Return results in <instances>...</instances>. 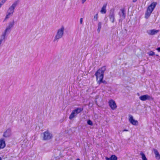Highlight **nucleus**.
<instances>
[{"mask_svg": "<svg viewBox=\"0 0 160 160\" xmlns=\"http://www.w3.org/2000/svg\"><path fill=\"white\" fill-rule=\"evenodd\" d=\"M157 4V2H153L148 7L145 13V18L148 19L149 18L151 13L155 8Z\"/></svg>", "mask_w": 160, "mask_h": 160, "instance_id": "nucleus-1", "label": "nucleus"}, {"mask_svg": "<svg viewBox=\"0 0 160 160\" xmlns=\"http://www.w3.org/2000/svg\"><path fill=\"white\" fill-rule=\"evenodd\" d=\"M106 70V66H104L99 69L95 73L94 75L96 77L97 81H98L99 78V79H103L104 74Z\"/></svg>", "mask_w": 160, "mask_h": 160, "instance_id": "nucleus-2", "label": "nucleus"}, {"mask_svg": "<svg viewBox=\"0 0 160 160\" xmlns=\"http://www.w3.org/2000/svg\"><path fill=\"white\" fill-rule=\"evenodd\" d=\"M14 21L13 20L12 22H10L9 23L8 25L6 27L4 32L2 33V37L3 38V39H5V36L7 34H9L10 32L11 31V29L13 27L14 25Z\"/></svg>", "mask_w": 160, "mask_h": 160, "instance_id": "nucleus-3", "label": "nucleus"}, {"mask_svg": "<svg viewBox=\"0 0 160 160\" xmlns=\"http://www.w3.org/2000/svg\"><path fill=\"white\" fill-rule=\"evenodd\" d=\"M64 27L62 26L61 28L58 30L56 35L54 38V39L53 40L54 42H55L56 40L58 41L59 39L62 37L64 33Z\"/></svg>", "mask_w": 160, "mask_h": 160, "instance_id": "nucleus-4", "label": "nucleus"}, {"mask_svg": "<svg viewBox=\"0 0 160 160\" xmlns=\"http://www.w3.org/2000/svg\"><path fill=\"white\" fill-rule=\"evenodd\" d=\"M108 17L111 22L114 23L115 20L114 8H112L110 9Z\"/></svg>", "mask_w": 160, "mask_h": 160, "instance_id": "nucleus-5", "label": "nucleus"}, {"mask_svg": "<svg viewBox=\"0 0 160 160\" xmlns=\"http://www.w3.org/2000/svg\"><path fill=\"white\" fill-rule=\"evenodd\" d=\"M43 136L42 140H48L52 139L53 137L52 134L47 130L43 133Z\"/></svg>", "mask_w": 160, "mask_h": 160, "instance_id": "nucleus-6", "label": "nucleus"}, {"mask_svg": "<svg viewBox=\"0 0 160 160\" xmlns=\"http://www.w3.org/2000/svg\"><path fill=\"white\" fill-rule=\"evenodd\" d=\"M139 98L142 101H145L147 100L150 101H153L154 99L153 98L148 94L141 95L139 97Z\"/></svg>", "mask_w": 160, "mask_h": 160, "instance_id": "nucleus-7", "label": "nucleus"}, {"mask_svg": "<svg viewBox=\"0 0 160 160\" xmlns=\"http://www.w3.org/2000/svg\"><path fill=\"white\" fill-rule=\"evenodd\" d=\"M19 2V0H17L15 1L12 5L8 9V12H10L13 13L14 12V9L16 6L18 4Z\"/></svg>", "mask_w": 160, "mask_h": 160, "instance_id": "nucleus-8", "label": "nucleus"}, {"mask_svg": "<svg viewBox=\"0 0 160 160\" xmlns=\"http://www.w3.org/2000/svg\"><path fill=\"white\" fill-rule=\"evenodd\" d=\"M109 105L110 107L112 110L115 109L117 108V105L115 101L112 100H110L108 102Z\"/></svg>", "mask_w": 160, "mask_h": 160, "instance_id": "nucleus-9", "label": "nucleus"}, {"mask_svg": "<svg viewBox=\"0 0 160 160\" xmlns=\"http://www.w3.org/2000/svg\"><path fill=\"white\" fill-rule=\"evenodd\" d=\"M129 122L133 125L137 126L138 124V121L135 120L133 119V116L131 115H129Z\"/></svg>", "mask_w": 160, "mask_h": 160, "instance_id": "nucleus-10", "label": "nucleus"}, {"mask_svg": "<svg viewBox=\"0 0 160 160\" xmlns=\"http://www.w3.org/2000/svg\"><path fill=\"white\" fill-rule=\"evenodd\" d=\"M11 129L10 128H8L4 132L3 136L6 138H8L11 136Z\"/></svg>", "mask_w": 160, "mask_h": 160, "instance_id": "nucleus-11", "label": "nucleus"}, {"mask_svg": "<svg viewBox=\"0 0 160 160\" xmlns=\"http://www.w3.org/2000/svg\"><path fill=\"white\" fill-rule=\"evenodd\" d=\"M159 31V30L151 29L148 30L147 32L149 35H152L156 34Z\"/></svg>", "mask_w": 160, "mask_h": 160, "instance_id": "nucleus-12", "label": "nucleus"}, {"mask_svg": "<svg viewBox=\"0 0 160 160\" xmlns=\"http://www.w3.org/2000/svg\"><path fill=\"white\" fill-rule=\"evenodd\" d=\"M5 146L6 143L4 139L2 138L0 139V150L4 148Z\"/></svg>", "mask_w": 160, "mask_h": 160, "instance_id": "nucleus-13", "label": "nucleus"}, {"mask_svg": "<svg viewBox=\"0 0 160 160\" xmlns=\"http://www.w3.org/2000/svg\"><path fill=\"white\" fill-rule=\"evenodd\" d=\"M120 11H121V12H119L118 14L120 16H122L124 19H125L126 18V10L125 8L121 9Z\"/></svg>", "mask_w": 160, "mask_h": 160, "instance_id": "nucleus-14", "label": "nucleus"}, {"mask_svg": "<svg viewBox=\"0 0 160 160\" xmlns=\"http://www.w3.org/2000/svg\"><path fill=\"white\" fill-rule=\"evenodd\" d=\"M105 158L106 160H118V157L115 155H112L110 158L106 157Z\"/></svg>", "mask_w": 160, "mask_h": 160, "instance_id": "nucleus-15", "label": "nucleus"}, {"mask_svg": "<svg viewBox=\"0 0 160 160\" xmlns=\"http://www.w3.org/2000/svg\"><path fill=\"white\" fill-rule=\"evenodd\" d=\"M153 151L155 155V158L156 159L158 160H159L160 159V154L158 151L156 149H154Z\"/></svg>", "mask_w": 160, "mask_h": 160, "instance_id": "nucleus-16", "label": "nucleus"}, {"mask_svg": "<svg viewBox=\"0 0 160 160\" xmlns=\"http://www.w3.org/2000/svg\"><path fill=\"white\" fill-rule=\"evenodd\" d=\"M107 6V3L104 4L102 7L100 11L101 13L102 14H105L106 12V8Z\"/></svg>", "mask_w": 160, "mask_h": 160, "instance_id": "nucleus-17", "label": "nucleus"}, {"mask_svg": "<svg viewBox=\"0 0 160 160\" xmlns=\"http://www.w3.org/2000/svg\"><path fill=\"white\" fill-rule=\"evenodd\" d=\"M83 110V108H78L73 110L76 113L77 115L80 113Z\"/></svg>", "mask_w": 160, "mask_h": 160, "instance_id": "nucleus-18", "label": "nucleus"}, {"mask_svg": "<svg viewBox=\"0 0 160 160\" xmlns=\"http://www.w3.org/2000/svg\"><path fill=\"white\" fill-rule=\"evenodd\" d=\"M77 114L75 112L74 110H73L71 114L69 116V119L70 120H72L73 118L75 116H76Z\"/></svg>", "mask_w": 160, "mask_h": 160, "instance_id": "nucleus-19", "label": "nucleus"}, {"mask_svg": "<svg viewBox=\"0 0 160 160\" xmlns=\"http://www.w3.org/2000/svg\"><path fill=\"white\" fill-rule=\"evenodd\" d=\"M97 82L99 84H100L102 83L105 84H108L107 82L105 80H103V79H99V80Z\"/></svg>", "mask_w": 160, "mask_h": 160, "instance_id": "nucleus-20", "label": "nucleus"}, {"mask_svg": "<svg viewBox=\"0 0 160 160\" xmlns=\"http://www.w3.org/2000/svg\"><path fill=\"white\" fill-rule=\"evenodd\" d=\"M102 23L101 22H98V28L97 29V31L98 33L100 32L102 28Z\"/></svg>", "mask_w": 160, "mask_h": 160, "instance_id": "nucleus-21", "label": "nucleus"}, {"mask_svg": "<svg viewBox=\"0 0 160 160\" xmlns=\"http://www.w3.org/2000/svg\"><path fill=\"white\" fill-rule=\"evenodd\" d=\"M140 155L141 156V158L142 160H148L145 154L142 152L141 151L140 152Z\"/></svg>", "mask_w": 160, "mask_h": 160, "instance_id": "nucleus-22", "label": "nucleus"}, {"mask_svg": "<svg viewBox=\"0 0 160 160\" xmlns=\"http://www.w3.org/2000/svg\"><path fill=\"white\" fill-rule=\"evenodd\" d=\"M147 54L149 56H153L155 55V53L152 51H150L147 52Z\"/></svg>", "mask_w": 160, "mask_h": 160, "instance_id": "nucleus-23", "label": "nucleus"}, {"mask_svg": "<svg viewBox=\"0 0 160 160\" xmlns=\"http://www.w3.org/2000/svg\"><path fill=\"white\" fill-rule=\"evenodd\" d=\"M87 123L88 125H90L91 126H92L93 125V122L90 119L87 120Z\"/></svg>", "mask_w": 160, "mask_h": 160, "instance_id": "nucleus-24", "label": "nucleus"}, {"mask_svg": "<svg viewBox=\"0 0 160 160\" xmlns=\"http://www.w3.org/2000/svg\"><path fill=\"white\" fill-rule=\"evenodd\" d=\"M98 13H97L95 15L93 18V20L96 21L98 20Z\"/></svg>", "mask_w": 160, "mask_h": 160, "instance_id": "nucleus-25", "label": "nucleus"}, {"mask_svg": "<svg viewBox=\"0 0 160 160\" xmlns=\"http://www.w3.org/2000/svg\"><path fill=\"white\" fill-rule=\"evenodd\" d=\"M153 58H154L156 61H160V58L158 57H156L155 56H154Z\"/></svg>", "mask_w": 160, "mask_h": 160, "instance_id": "nucleus-26", "label": "nucleus"}, {"mask_svg": "<svg viewBox=\"0 0 160 160\" xmlns=\"http://www.w3.org/2000/svg\"><path fill=\"white\" fill-rule=\"evenodd\" d=\"M9 18V16L7 14L4 20H3V22H5L6 20H7V19H8Z\"/></svg>", "mask_w": 160, "mask_h": 160, "instance_id": "nucleus-27", "label": "nucleus"}, {"mask_svg": "<svg viewBox=\"0 0 160 160\" xmlns=\"http://www.w3.org/2000/svg\"><path fill=\"white\" fill-rule=\"evenodd\" d=\"M13 13L9 12H8V13L7 14L9 16V15H12Z\"/></svg>", "mask_w": 160, "mask_h": 160, "instance_id": "nucleus-28", "label": "nucleus"}, {"mask_svg": "<svg viewBox=\"0 0 160 160\" xmlns=\"http://www.w3.org/2000/svg\"><path fill=\"white\" fill-rule=\"evenodd\" d=\"M82 20H83V19L82 18H81L80 19V23L81 24H82Z\"/></svg>", "mask_w": 160, "mask_h": 160, "instance_id": "nucleus-29", "label": "nucleus"}, {"mask_svg": "<svg viewBox=\"0 0 160 160\" xmlns=\"http://www.w3.org/2000/svg\"><path fill=\"white\" fill-rule=\"evenodd\" d=\"M156 50H157L158 52H160V47L156 48Z\"/></svg>", "mask_w": 160, "mask_h": 160, "instance_id": "nucleus-30", "label": "nucleus"}, {"mask_svg": "<svg viewBox=\"0 0 160 160\" xmlns=\"http://www.w3.org/2000/svg\"><path fill=\"white\" fill-rule=\"evenodd\" d=\"M7 1V0H2V1L1 2L2 3V4H4L6 1Z\"/></svg>", "mask_w": 160, "mask_h": 160, "instance_id": "nucleus-31", "label": "nucleus"}, {"mask_svg": "<svg viewBox=\"0 0 160 160\" xmlns=\"http://www.w3.org/2000/svg\"><path fill=\"white\" fill-rule=\"evenodd\" d=\"M86 1V0H82V3L83 4Z\"/></svg>", "mask_w": 160, "mask_h": 160, "instance_id": "nucleus-32", "label": "nucleus"}, {"mask_svg": "<svg viewBox=\"0 0 160 160\" xmlns=\"http://www.w3.org/2000/svg\"><path fill=\"white\" fill-rule=\"evenodd\" d=\"M128 131V129H124L122 130L123 132H124V131Z\"/></svg>", "mask_w": 160, "mask_h": 160, "instance_id": "nucleus-33", "label": "nucleus"}, {"mask_svg": "<svg viewBox=\"0 0 160 160\" xmlns=\"http://www.w3.org/2000/svg\"><path fill=\"white\" fill-rule=\"evenodd\" d=\"M154 56H157V57L160 58V56H159L158 54H155Z\"/></svg>", "mask_w": 160, "mask_h": 160, "instance_id": "nucleus-34", "label": "nucleus"}, {"mask_svg": "<svg viewBox=\"0 0 160 160\" xmlns=\"http://www.w3.org/2000/svg\"><path fill=\"white\" fill-rule=\"evenodd\" d=\"M137 0H132V2H136Z\"/></svg>", "mask_w": 160, "mask_h": 160, "instance_id": "nucleus-35", "label": "nucleus"}, {"mask_svg": "<svg viewBox=\"0 0 160 160\" xmlns=\"http://www.w3.org/2000/svg\"><path fill=\"white\" fill-rule=\"evenodd\" d=\"M55 158H56V159H59V156H57V157H56Z\"/></svg>", "mask_w": 160, "mask_h": 160, "instance_id": "nucleus-36", "label": "nucleus"}, {"mask_svg": "<svg viewBox=\"0 0 160 160\" xmlns=\"http://www.w3.org/2000/svg\"><path fill=\"white\" fill-rule=\"evenodd\" d=\"M76 160H80V159L79 158H77L76 159Z\"/></svg>", "mask_w": 160, "mask_h": 160, "instance_id": "nucleus-37", "label": "nucleus"}, {"mask_svg": "<svg viewBox=\"0 0 160 160\" xmlns=\"http://www.w3.org/2000/svg\"><path fill=\"white\" fill-rule=\"evenodd\" d=\"M2 158L0 157V160H2Z\"/></svg>", "mask_w": 160, "mask_h": 160, "instance_id": "nucleus-38", "label": "nucleus"}, {"mask_svg": "<svg viewBox=\"0 0 160 160\" xmlns=\"http://www.w3.org/2000/svg\"><path fill=\"white\" fill-rule=\"evenodd\" d=\"M106 18V17H105V19Z\"/></svg>", "mask_w": 160, "mask_h": 160, "instance_id": "nucleus-39", "label": "nucleus"}]
</instances>
